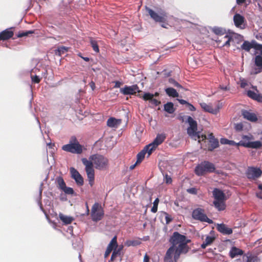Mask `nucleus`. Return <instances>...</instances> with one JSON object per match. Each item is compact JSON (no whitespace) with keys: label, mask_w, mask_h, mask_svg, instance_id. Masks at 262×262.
<instances>
[{"label":"nucleus","mask_w":262,"mask_h":262,"mask_svg":"<svg viewBox=\"0 0 262 262\" xmlns=\"http://www.w3.org/2000/svg\"><path fill=\"white\" fill-rule=\"evenodd\" d=\"M187 105L188 106V107H189V109L190 111H195V108L193 105H192L191 104H190L189 103H188L187 104Z\"/></svg>","instance_id":"nucleus-53"},{"label":"nucleus","mask_w":262,"mask_h":262,"mask_svg":"<svg viewBox=\"0 0 262 262\" xmlns=\"http://www.w3.org/2000/svg\"><path fill=\"white\" fill-rule=\"evenodd\" d=\"M89 84L92 90H94L95 89V83L94 82L91 81Z\"/></svg>","instance_id":"nucleus-55"},{"label":"nucleus","mask_w":262,"mask_h":262,"mask_svg":"<svg viewBox=\"0 0 262 262\" xmlns=\"http://www.w3.org/2000/svg\"><path fill=\"white\" fill-rule=\"evenodd\" d=\"M256 196L259 199H262V193L261 192L256 193Z\"/></svg>","instance_id":"nucleus-60"},{"label":"nucleus","mask_w":262,"mask_h":262,"mask_svg":"<svg viewBox=\"0 0 262 262\" xmlns=\"http://www.w3.org/2000/svg\"><path fill=\"white\" fill-rule=\"evenodd\" d=\"M62 149L73 154H80L82 152L83 147L79 144L76 137H72L70 143L64 145L62 147Z\"/></svg>","instance_id":"nucleus-6"},{"label":"nucleus","mask_w":262,"mask_h":262,"mask_svg":"<svg viewBox=\"0 0 262 262\" xmlns=\"http://www.w3.org/2000/svg\"><path fill=\"white\" fill-rule=\"evenodd\" d=\"M203 141H204V143H207V145L204 147L203 146L202 147V148H203L205 150L212 151L213 149L217 148L219 145L218 140L215 139L214 137L211 138L208 141H206V139Z\"/></svg>","instance_id":"nucleus-14"},{"label":"nucleus","mask_w":262,"mask_h":262,"mask_svg":"<svg viewBox=\"0 0 262 262\" xmlns=\"http://www.w3.org/2000/svg\"><path fill=\"white\" fill-rule=\"evenodd\" d=\"M123 248V245H120L117 249H114L109 262H113L115 261L118 257L119 258L120 260L121 259V253Z\"/></svg>","instance_id":"nucleus-22"},{"label":"nucleus","mask_w":262,"mask_h":262,"mask_svg":"<svg viewBox=\"0 0 262 262\" xmlns=\"http://www.w3.org/2000/svg\"><path fill=\"white\" fill-rule=\"evenodd\" d=\"M57 182L58 187L62 190L66 187V184L62 177H58L57 178Z\"/></svg>","instance_id":"nucleus-37"},{"label":"nucleus","mask_w":262,"mask_h":262,"mask_svg":"<svg viewBox=\"0 0 262 262\" xmlns=\"http://www.w3.org/2000/svg\"><path fill=\"white\" fill-rule=\"evenodd\" d=\"M161 27L163 28H166V26L165 24H161Z\"/></svg>","instance_id":"nucleus-64"},{"label":"nucleus","mask_w":262,"mask_h":262,"mask_svg":"<svg viewBox=\"0 0 262 262\" xmlns=\"http://www.w3.org/2000/svg\"><path fill=\"white\" fill-rule=\"evenodd\" d=\"M243 253L244 252L242 250L235 247H233L230 251L229 255L231 258H234L237 255H242Z\"/></svg>","instance_id":"nucleus-27"},{"label":"nucleus","mask_w":262,"mask_h":262,"mask_svg":"<svg viewBox=\"0 0 262 262\" xmlns=\"http://www.w3.org/2000/svg\"><path fill=\"white\" fill-rule=\"evenodd\" d=\"M258 187L259 189L262 190V184H259Z\"/></svg>","instance_id":"nucleus-63"},{"label":"nucleus","mask_w":262,"mask_h":262,"mask_svg":"<svg viewBox=\"0 0 262 262\" xmlns=\"http://www.w3.org/2000/svg\"><path fill=\"white\" fill-rule=\"evenodd\" d=\"M159 203V198H156L153 203V206L151 209V211L153 213H156L158 211V206Z\"/></svg>","instance_id":"nucleus-39"},{"label":"nucleus","mask_w":262,"mask_h":262,"mask_svg":"<svg viewBox=\"0 0 262 262\" xmlns=\"http://www.w3.org/2000/svg\"><path fill=\"white\" fill-rule=\"evenodd\" d=\"M221 142L222 144H229L230 145H236V146H237V143H236L235 142H234V141L229 140L227 139H222L221 140Z\"/></svg>","instance_id":"nucleus-40"},{"label":"nucleus","mask_w":262,"mask_h":262,"mask_svg":"<svg viewBox=\"0 0 262 262\" xmlns=\"http://www.w3.org/2000/svg\"><path fill=\"white\" fill-rule=\"evenodd\" d=\"M225 201V200H214L213 204L219 211H222L225 209L226 205Z\"/></svg>","instance_id":"nucleus-28"},{"label":"nucleus","mask_w":262,"mask_h":262,"mask_svg":"<svg viewBox=\"0 0 262 262\" xmlns=\"http://www.w3.org/2000/svg\"><path fill=\"white\" fill-rule=\"evenodd\" d=\"M215 167L214 165L208 161H204L195 167V173L198 176H203L206 173H211L214 171Z\"/></svg>","instance_id":"nucleus-7"},{"label":"nucleus","mask_w":262,"mask_h":262,"mask_svg":"<svg viewBox=\"0 0 262 262\" xmlns=\"http://www.w3.org/2000/svg\"><path fill=\"white\" fill-rule=\"evenodd\" d=\"M193 219L199 220L201 222H207L209 224H212L213 221L209 219L205 212V210L201 208H198L194 209L192 213Z\"/></svg>","instance_id":"nucleus-9"},{"label":"nucleus","mask_w":262,"mask_h":262,"mask_svg":"<svg viewBox=\"0 0 262 262\" xmlns=\"http://www.w3.org/2000/svg\"><path fill=\"white\" fill-rule=\"evenodd\" d=\"M112 251V250H111V249L107 248V249L105 252V253H104V257L105 258L107 257L110 255V254L111 253Z\"/></svg>","instance_id":"nucleus-51"},{"label":"nucleus","mask_w":262,"mask_h":262,"mask_svg":"<svg viewBox=\"0 0 262 262\" xmlns=\"http://www.w3.org/2000/svg\"><path fill=\"white\" fill-rule=\"evenodd\" d=\"M247 96L252 98L253 100H256L258 102H262V96L260 94H258L256 93L249 90L247 92Z\"/></svg>","instance_id":"nucleus-26"},{"label":"nucleus","mask_w":262,"mask_h":262,"mask_svg":"<svg viewBox=\"0 0 262 262\" xmlns=\"http://www.w3.org/2000/svg\"><path fill=\"white\" fill-rule=\"evenodd\" d=\"M154 97V95L150 94L149 93H145L142 96V98L145 101L149 100V101H150Z\"/></svg>","instance_id":"nucleus-41"},{"label":"nucleus","mask_w":262,"mask_h":262,"mask_svg":"<svg viewBox=\"0 0 262 262\" xmlns=\"http://www.w3.org/2000/svg\"><path fill=\"white\" fill-rule=\"evenodd\" d=\"M212 193L214 200H226L225 194L221 190L218 188H214Z\"/></svg>","instance_id":"nucleus-24"},{"label":"nucleus","mask_w":262,"mask_h":262,"mask_svg":"<svg viewBox=\"0 0 262 262\" xmlns=\"http://www.w3.org/2000/svg\"><path fill=\"white\" fill-rule=\"evenodd\" d=\"M82 58L84 59V60H85V61H90V59L89 57H82Z\"/></svg>","instance_id":"nucleus-62"},{"label":"nucleus","mask_w":262,"mask_h":262,"mask_svg":"<svg viewBox=\"0 0 262 262\" xmlns=\"http://www.w3.org/2000/svg\"><path fill=\"white\" fill-rule=\"evenodd\" d=\"M13 28L7 29L0 33V40H6L12 38L14 35L11 30Z\"/></svg>","instance_id":"nucleus-20"},{"label":"nucleus","mask_w":262,"mask_h":262,"mask_svg":"<svg viewBox=\"0 0 262 262\" xmlns=\"http://www.w3.org/2000/svg\"><path fill=\"white\" fill-rule=\"evenodd\" d=\"M90 43L93 50L96 53H98L99 52V49L97 42L96 40L93 39L92 38H90Z\"/></svg>","instance_id":"nucleus-38"},{"label":"nucleus","mask_w":262,"mask_h":262,"mask_svg":"<svg viewBox=\"0 0 262 262\" xmlns=\"http://www.w3.org/2000/svg\"><path fill=\"white\" fill-rule=\"evenodd\" d=\"M68 48L64 46H61L59 47V48H58L57 50H55V53L56 55L60 56L66 53L67 52H68Z\"/></svg>","instance_id":"nucleus-34"},{"label":"nucleus","mask_w":262,"mask_h":262,"mask_svg":"<svg viewBox=\"0 0 262 262\" xmlns=\"http://www.w3.org/2000/svg\"><path fill=\"white\" fill-rule=\"evenodd\" d=\"M124 244L127 247L136 246L141 244V242L139 239L127 240L125 241Z\"/></svg>","instance_id":"nucleus-36"},{"label":"nucleus","mask_w":262,"mask_h":262,"mask_svg":"<svg viewBox=\"0 0 262 262\" xmlns=\"http://www.w3.org/2000/svg\"><path fill=\"white\" fill-rule=\"evenodd\" d=\"M34 33L33 31H28L26 32H19L18 34L16 35L17 37L20 38L23 37L24 36H27L29 34H33Z\"/></svg>","instance_id":"nucleus-42"},{"label":"nucleus","mask_w":262,"mask_h":262,"mask_svg":"<svg viewBox=\"0 0 262 262\" xmlns=\"http://www.w3.org/2000/svg\"><path fill=\"white\" fill-rule=\"evenodd\" d=\"M245 18L239 14H235L233 17V21L235 26L237 27H240L244 23Z\"/></svg>","instance_id":"nucleus-25"},{"label":"nucleus","mask_w":262,"mask_h":262,"mask_svg":"<svg viewBox=\"0 0 262 262\" xmlns=\"http://www.w3.org/2000/svg\"><path fill=\"white\" fill-rule=\"evenodd\" d=\"M242 115L244 118L251 122H256L257 120V117L256 114L250 111L244 110L242 111Z\"/></svg>","instance_id":"nucleus-21"},{"label":"nucleus","mask_w":262,"mask_h":262,"mask_svg":"<svg viewBox=\"0 0 262 262\" xmlns=\"http://www.w3.org/2000/svg\"><path fill=\"white\" fill-rule=\"evenodd\" d=\"M137 164H136V163L135 164L131 165L130 166V169H133L135 167V166H136Z\"/></svg>","instance_id":"nucleus-61"},{"label":"nucleus","mask_w":262,"mask_h":262,"mask_svg":"<svg viewBox=\"0 0 262 262\" xmlns=\"http://www.w3.org/2000/svg\"><path fill=\"white\" fill-rule=\"evenodd\" d=\"M82 162L85 166V171L89 180V184L92 186L94 183L95 171L93 168V164L95 167L99 170L104 169L106 168L108 164V160L103 156L95 154L89 157V160L86 158L82 159Z\"/></svg>","instance_id":"nucleus-2"},{"label":"nucleus","mask_w":262,"mask_h":262,"mask_svg":"<svg viewBox=\"0 0 262 262\" xmlns=\"http://www.w3.org/2000/svg\"><path fill=\"white\" fill-rule=\"evenodd\" d=\"M59 219L64 224H71L72 221L74 220V219L72 217L68 216L63 215L62 213H60L59 215Z\"/></svg>","instance_id":"nucleus-30"},{"label":"nucleus","mask_w":262,"mask_h":262,"mask_svg":"<svg viewBox=\"0 0 262 262\" xmlns=\"http://www.w3.org/2000/svg\"><path fill=\"white\" fill-rule=\"evenodd\" d=\"M146 12H148L151 18L156 22L165 23L166 21V14L164 12L161 13L160 15L155 12L150 8L146 7Z\"/></svg>","instance_id":"nucleus-10"},{"label":"nucleus","mask_w":262,"mask_h":262,"mask_svg":"<svg viewBox=\"0 0 262 262\" xmlns=\"http://www.w3.org/2000/svg\"><path fill=\"white\" fill-rule=\"evenodd\" d=\"M220 88L221 89L223 90H224V91H227V90H229V89L227 87V86H222V85H220Z\"/></svg>","instance_id":"nucleus-58"},{"label":"nucleus","mask_w":262,"mask_h":262,"mask_svg":"<svg viewBox=\"0 0 262 262\" xmlns=\"http://www.w3.org/2000/svg\"><path fill=\"white\" fill-rule=\"evenodd\" d=\"M215 239V238L214 236H207L206 237L205 241L201 245V248L202 249L206 248L207 246L212 244L214 241Z\"/></svg>","instance_id":"nucleus-29"},{"label":"nucleus","mask_w":262,"mask_h":262,"mask_svg":"<svg viewBox=\"0 0 262 262\" xmlns=\"http://www.w3.org/2000/svg\"><path fill=\"white\" fill-rule=\"evenodd\" d=\"M179 102L182 104H187L188 102H187L186 100L183 99H180L179 100Z\"/></svg>","instance_id":"nucleus-56"},{"label":"nucleus","mask_w":262,"mask_h":262,"mask_svg":"<svg viewBox=\"0 0 262 262\" xmlns=\"http://www.w3.org/2000/svg\"><path fill=\"white\" fill-rule=\"evenodd\" d=\"M165 92L170 97L173 98L178 97L179 94L177 91L172 88H168L165 89Z\"/></svg>","instance_id":"nucleus-32"},{"label":"nucleus","mask_w":262,"mask_h":262,"mask_svg":"<svg viewBox=\"0 0 262 262\" xmlns=\"http://www.w3.org/2000/svg\"><path fill=\"white\" fill-rule=\"evenodd\" d=\"M149 147H150L149 146L146 145L144 147V148L137 154V160L136 161V164L140 163L143 161V160L144 159V158L145 157V155L146 153L148 154V156L151 154L152 152L150 151Z\"/></svg>","instance_id":"nucleus-18"},{"label":"nucleus","mask_w":262,"mask_h":262,"mask_svg":"<svg viewBox=\"0 0 262 262\" xmlns=\"http://www.w3.org/2000/svg\"><path fill=\"white\" fill-rule=\"evenodd\" d=\"M143 262H149V257L147 254L144 255Z\"/></svg>","instance_id":"nucleus-54"},{"label":"nucleus","mask_w":262,"mask_h":262,"mask_svg":"<svg viewBox=\"0 0 262 262\" xmlns=\"http://www.w3.org/2000/svg\"><path fill=\"white\" fill-rule=\"evenodd\" d=\"M104 215V211L101 204L95 203L92 206L91 212L92 220L97 222L101 220Z\"/></svg>","instance_id":"nucleus-8"},{"label":"nucleus","mask_w":262,"mask_h":262,"mask_svg":"<svg viewBox=\"0 0 262 262\" xmlns=\"http://www.w3.org/2000/svg\"><path fill=\"white\" fill-rule=\"evenodd\" d=\"M252 48L259 53L255 58L254 64L251 71V74H256L262 71V45L258 44L255 41H252L251 42L245 41L241 46V49L247 52Z\"/></svg>","instance_id":"nucleus-3"},{"label":"nucleus","mask_w":262,"mask_h":262,"mask_svg":"<svg viewBox=\"0 0 262 262\" xmlns=\"http://www.w3.org/2000/svg\"><path fill=\"white\" fill-rule=\"evenodd\" d=\"M231 40H233L232 36L228 34H225L224 36L218 37L216 39V42L217 43V46L221 47H229L230 46V42Z\"/></svg>","instance_id":"nucleus-13"},{"label":"nucleus","mask_w":262,"mask_h":262,"mask_svg":"<svg viewBox=\"0 0 262 262\" xmlns=\"http://www.w3.org/2000/svg\"><path fill=\"white\" fill-rule=\"evenodd\" d=\"M31 77L32 81L34 83H38L40 81V78L38 76L31 75Z\"/></svg>","instance_id":"nucleus-46"},{"label":"nucleus","mask_w":262,"mask_h":262,"mask_svg":"<svg viewBox=\"0 0 262 262\" xmlns=\"http://www.w3.org/2000/svg\"><path fill=\"white\" fill-rule=\"evenodd\" d=\"M65 193L68 194H73L74 192V190L72 188L66 187L63 190Z\"/></svg>","instance_id":"nucleus-44"},{"label":"nucleus","mask_w":262,"mask_h":262,"mask_svg":"<svg viewBox=\"0 0 262 262\" xmlns=\"http://www.w3.org/2000/svg\"><path fill=\"white\" fill-rule=\"evenodd\" d=\"M150 102L156 106L159 105L161 103L160 101L154 98V97L152 98Z\"/></svg>","instance_id":"nucleus-49"},{"label":"nucleus","mask_w":262,"mask_h":262,"mask_svg":"<svg viewBox=\"0 0 262 262\" xmlns=\"http://www.w3.org/2000/svg\"><path fill=\"white\" fill-rule=\"evenodd\" d=\"M115 85L114 86V88H119L121 86V85H122V83L119 81H115Z\"/></svg>","instance_id":"nucleus-52"},{"label":"nucleus","mask_w":262,"mask_h":262,"mask_svg":"<svg viewBox=\"0 0 262 262\" xmlns=\"http://www.w3.org/2000/svg\"><path fill=\"white\" fill-rule=\"evenodd\" d=\"M201 108L206 112L211 113L214 115L217 114L219 112L220 107L217 106L214 108L211 103L207 104L205 102L200 103Z\"/></svg>","instance_id":"nucleus-17"},{"label":"nucleus","mask_w":262,"mask_h":262,"mask_svg":"<svg viewBox=\"0 0 262 262\" xmlns=\"http://www.w3.org/2000/svg\"><path fill=\"white\" fill-rule=\"evenodd\" d=\"M169 83L173 84L174 86L177 87V88H183L182 86L180 84H179L177 81H176L174 79L172 78H169Z\"/></svg>","instance_id":"nucleus-43"},{"label":"nucleus","mask_w":262,"mask_h":262,"mask_svg":"<svg viewBox=\"0 0 262 262\" xmlns=\"http://www.w3.org/2000/svg\"><path fill=\"white\" fill-rule=\"evenodd\" d=\"M254 139L253 136L251 135H244L242 137V140L237 143V146H242L247 148H259L262 146L260 141H252Z\"/></svg>","instance_id":"nucleus-5"},{"label":"nucleus","mask_w":262,"mask_h":262,"mask_svg":"<svg viewBox=\"0 0 262 262\" xmlns=\"http://www.w3.org/2000/svg\"><path fill=\"white\" fill-rule=\"evenodd\" d=\"M246 0H236L237 4L241 5L245 2Z\"/></svg>","instance_id":"nucleus-57"},{"label":"nucleus","mask_w":262,"mask_h":262,"mask_svg":"<svg viewBox=\"0 0 262 262\" xmlns=\"http://www.w3.org/2000/svg\"><path fill=\"white\" fill-rule=\"evenodd\" d=\"M165 182L167 184H170L172 182V179L170 176H169L168 174H166L165 176Z\"/></svg>","instance_id":"nucleus-50"},{"label":"nucleus","mask_w":262,"mask_h":262,"mask_svg":"<svg viewBox=\"0 0 262 262\" xmlns=\"http://www.w3.org/2000/svg\"><path fill=\"white\" fill-rule=\"evenodd\" d=\"M216 229L220 233L224 235H229L232 233L233 230L224 224H218L216 225Z\"/></svg>","instance_id":"nucleus-19"},{"label":"nucleus","mask_w":262,"mask_h":262,"mask_svg":"<svg viewBox=\"0 0 262 262\" xmlns=\"http://www.w3.org/2000/svg\"><path fill=\"white\" fill-rule=\"evenodd\" d=\"M262 173V171L259 168L254 167H248L246 171V176L249 180H255L260 177Z\"/></svg>","instance_id":"nucleus-11"},{"label":"nucleus","mask_w":262,"mask_h":262,"mask_svg":"<svg viewBox=\"0 0 262 262\" xmlns=\"http://www.w3.org/2000/svg\"><path fill=\"white\" fill-rule=\"evenodd\" d=\"M118 244H117V236H114L111 241L110 242V244L107 246V248H109L111 249V250L113 251V250L114 249H117Z\"/></svg>","instance_id":"nucleus-35"},{"label":"nucleus","mask_w":262,"mask_h":262,"mask_svg":"<svg viewBox=\"0 0 262 262\" xmlns=\"http://www.w3.org/2000/svg\"><path fill=\"white\" fill-rule=\"evenodd\" d=\"M164 214L165 216L166 224H168L172 221V218L167 212H164Z\"/></svg>","instance_id":"nucleus-47"},{"label":"nucleus","mask_w":262,"mask_h":262,"mask_svg":"<svg viewBox=\"0 0 262 262\" xmlns=\"http://www.w3.org/2000/svg\"><path fill=\"white\" fill-rule=\"evenodd\" d=\"M187 192L190 194H196L198 193V190L195 188L192 187L187 189Z\"/></svg>","instance_id":"nucleus-48"},{"label":"nucleus","mask_w":262,"mask_h":262,"mask_svg":"<svg viewBox=\"0 0 262 262\" xmlns=\"http://www.w3.org/2000/svg\"><path fill=\"white\" fill-rule=\"evenodd\" d=\"M187 122L189 124V127L187 129V134L192 139L195 140H198L199 142H201V141H203L205 140L206 136L205 135H200V132H197V122L194 120L193 119L189 116L187 118Z\"/></svg>","instance_id":"nucleus-4"},{"label":"nucleus","mask_w":262,"mask_h":262,"mask_svg":"<svg viewBox=\"0 0 262 262\" xmlns=\"http://www.w3.org/2000/svg\"><path fill=\"white\" fill-rule=\"evenodd\" d=\"M243 125L242 123H238L236 124H234V129L236 131H241L243 130Z\"/></svg>","instance_id":"nucleus-45"},{"label":"nucleus","mask_w":262,"mask_h":262,"mask_svg":"<svg viewBox=\"0 0 262 262\" xmlns=\"http://www.w3.org/2000/svg\"><path fill=\"white\" fill-rule=\"evenodd\" d=\"M169 242L171 246L166 251L164 262H178L181 254H186L189 251L188 244L191 242V240L177 231L173 233Z\"/></svg>","instance_id":"nucleus-1"},{"label":"nucleus","mask_w":262,"mask_h":262,"mask_svg":"<svg viewBox=\"0 0 262 262\" xmlns=\"http://www.w3.org/2000/svg\"><path fill=\"white\" fill-rule=\"evenodd\" d=\"M122 120L114 117L110 118L107 121V125L112 128H117L121 123Z\"/></svg>","instance_id":"nucleus-23"},{"label":"nucleus","mask_w":262,"mask_h":262,"mask_svg":"<svg viewBox=\"0 0 262 262\" xmlns=\"http://www.w3.org/2000/svg\"><path fill=\"white\" fill-rule=\"evenodd\" d=\"M120 93L124 95H135L137 92H141L139 90V86L137 84L131 86L125 85L123 88L120 90Z\"/></svg>","instance_id":"nucleus-12"},{"label":"nucleus","mask_w":262,"mask_h":262,"mask_svg":"<svg viewBox=\"0 0 262 262\" xmlns=\"http://www.w3.org/2000/svg\"><path fill=\"white\" fill-rule=\"evenodd\" d=\"M212 32L219 36V37L222 36L224 34H226V30L221 27H215L213 28L212 29Z\"/></svg>","instance_id":"nucleus-33"},{"label":"nucleus","mask_w":262,"mask_h":262,"mask_svg":"<svg viewBox=\"0 0 262 262\" xmlns=\"http://www.w3.org/2000/svg\"><path fill=\"white\" fill-rule=\"evenodd\" d=\"M165 139V136L164 135H158L154 141L147 145V146H150V151L152 152L155 150L158 146L161 144L164 141Z\"/></svg>","instance_id":"nucleus-16"},{"label":"nucleus","mask_w":262,"mask_h":262,"mask_svg":"<svg viewBox=\"0 0 262 262\" xmlns=\"http://www.w3.org/2000/svg\"><path fill=\"white\" fill-rule=\"evenodd\" d=\"M86 214L89 215L90 214V210H89V206H88L87 203H86Z\"/></svg>","instance_id":"nucleus-59"},{"label":"nucleus","mask_w":262,"mask_h":262,"mask_svg":"<svg viewBox=\"0 0 262 262\" xmlns=\"http://www.w3.org/2000/svg\"><path fill=\"white\" fill-rule=\"evenodd\" d=\"M164 110L169 114H172L175 111L173 103L169 102L164 105Z\"/></svg>","instance_id":"nucleus-31"},{"label":"nucleus","mask_w":262,"mask_h":262,"mask_svg":"<svg viewBox=\"0 0 262 262\" xmlns=\"http://www.w3.org/2000/svg\"><path fill=\"white\" fill-rule=\"evenodd\" d=\"M70 173L72 179H74L77 184L79 186L83 185V179L79 172L74 167H71Z\"/></svg>","instance_id":"nucleus-15"}]
</instances>
